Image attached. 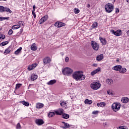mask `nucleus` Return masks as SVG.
<instances>
[{
	"label": "nucleus",
	"mask_w": 129,
	"mask_h": 129,
	"mask_svg": "<svg viewBox=\"0 0 129 129\" xmlns=\"http://www.w3.org/2000/svg\"><path fill=\"white\" fill-rule=\"evenodd\" d=\"M73 78L76 80V81H82L84 80L86 78L85 75H83V72L82 71L75 72L73 75Z\"/></svg>",
	"instance_id": "nucleus-1"
},
{
	"label": "nucleus",
	"mask_w": 129,
	"mask_h": 129,
	"mask_svg": "<svg viewBox=\"0 0 129 129\" xmlns=\"http://www.w3.org/2000/svg\"><path fill=\"white\" fill-rule=\"evenodd\" d=\"M90 87L93 90H97L101 87V84L97 82H93L90 84Z\"/></svg>",
	"instance_id": "nucleus-2"
},
{
	"label": "nucleus",
	"mask_w": 129,
	"mask_h": 129,
	"mask_svg": "<svg viewBox=\"0 0 129 129\" xmlns=\"http://www.w3.org/2000/svg\"><path fill=\"white\" fill-rule=\"evenodd\" d=\"M62 72L63 75H66L67 76H70V75H71V74L73 73V70L70 68H65L62 69Z\"/></svg>",
	"instance_id": "nucleus-3"
},
{
	"label": "nucleus",
	"mask_w": 129,
	"mask_h": 129,
	"mask_svg": "<svg viewBox=\"0 0 129 129\" xmlns=\"http://www.w3.org/2000/svg\"><path fill=\"white\" fill-rule=\"evenodd\" d=\"M121 105L119 103H114L112 105V109L113 110V111H115V112H116V111H118V110H119L120 109V106Z\"/></svg>",
	"instance_id": "nucleus-4"
},
{
	"label": "nucleus",
	"mask_w": 129,
	"mask_h": 129,
	"mask_svg": "<svg viewBox=\"0 0 129 129\" xmlns=\"http://www.w3.org/2000/svg\"><path fill=\"white\" fill-rule=\"evenodd\" d=\"M113 8L112 4L108 3L105 5V10L107 13H111L113 11Z\"/></svg>",
	"instance_id": "nucleus-5"
},
{
	"label": "nucleus",
	"mask_w": 129,
	"mask_h": 129,
	"mask_svg": "<svg viewBox=\"0 0 129 129\" xmlns=\"http://www.w3.org/2000/svg\"><path fill=\"white\" fill-rule=\"evenodd\" d=\"M91 45L92 46V48L93 50H95V51H98L99 49V44L94 41H91Z\"/></svg>",
	"instance_id": "nucleus-6"
},
{
	"label": "nucleus",
	"mask_w": 129,
	"mask_h": 129,
	"mask_svg": "<svg viewBox=\"0 0 129 129\" xmlns=\"http://www.w3.org/2000/svg\"><path fill=\"white\" fill-rule=\"evenodd\" d=\"M51 58L48 56H46L43 59V62L44 66L46 65V64H49V63H51Z\"/></svg>",
	"instance_id": "nucleus-7"
},
{
	"label": "nucleus",
	"mask_w": 129,
	"mask_h": 129,
	"mask_svg": "<svg viewBox=\"0 0 129 129\" xmlns=\"http://www.w3.org/2000/svg\"><path fill=\"white\" fill-rule=\"evenodd\" d=\"M54 26L56 28H61V27L65 26V23L58 21L55 23Z\"/></svg>",
	"instance_id": "nucleus-8"
},
{
	"label": "nucleus",
	"mask_w": 129,
	"mask_h": 129,
	"mask_svg": "<svg viewBox=\"0 0 129 129\" xmlns=\"http://www.w3.org/2000/svg\"><path fill=\"white\" fill-rule=\"evenodd\" d=\"M111 33H112V34H113L115 36H120V35H121V30H119L114 31V30H111Z\"/></svg>",
	"instance_id": "nucleus-9"
},
{
	"label": "nucleus",
	"mask_w": 129,
	"mask_h": 129,
	"mask_svg": "<svg viewBox=\"0 0 129 129\" xmlns=\"http://www.w3.org/2000/svg\"><path fill=\"white\" fill-rule=\"evenodd\" d=\"M48 20V15H45L39 20V24L41 25L45 23Z\"/></svg>",
	"instance_id": "nucleus-10"
},
{
	"label": "nucleus",
	"mask_w": 129,
	"mask_h": 129,
	"mask_svg": "<svg viewBox=\"0 0 129 129\" xmlns=\"http://www.w3.org/2000/svg\"><path fill=\"white\" fill-rule=\"evenodd\" d=\"M35 123L37 125H42V124H44V120L42 119H37L35 120Z\"/></svg>",
	"instance_id": "nucleus-11"
},
{
	"label": "nucleus",
	"mask_w": 129,
	"mask_h": 129,
	"mask_svg": "<svg viewBox=\"0 0 129 129\" xmlns=\"http://www.w3.org/2000/svg\"><path fill=\"white\" fill-rule=\"evenodd\" d=\"M38 64L34 63L33 64H32L31 66H29L28 68V70H29V71H31V70H33V69H35V68H36V67H37Z\"/></svg>",
	"instance_id": "nucleus-12"
},
{
	"label": "nucleus",
	"mask_w": 129,
	"mask_h": 129,
	"mask_svg": "<svg viewBox=\"0 0 129 129\" xmlns=\"http://www.w3.org/2000/svg\"><path fill=\"white\" fill-rule=\"evenodd\" d=\"M63 111H64L63 109H59L57 111H55L54 113H55L56 115H61V114H63Z\"/></svg>",
	"instance_id": "nucleus-13"
},
{
	"label": "nucleus",
	"mask_w": 129,
	"mask_h": 129,
	"mask_svg": "<svg viewBox=\"0 0 129 129\" xmlns=\"http://www.w3.org/2000/svg\"><path fill=\"white\" fill-rule=\"evenodd\" d=\"M122 68V67L120 65H117L113 67L112 68L113 70H115V71H120V70Z\"/></svg>",
	"instance_id": "nucleus-14"
},
{
	"label": "nucleus",
	"mask_w": 129,
	"mask_h": 129,
	"mask_svg": "<svg viewBox=\"0 0 129 129\" xmlns=\"http://www.w3.org/2000/svg\"><path fill=\"white\" fill-rule=\"evenodd\" d=\"M99 71H100V68H98L97 69L93 71L91 73V75H92V76H93V75H95V74H96V73H98V72H99Z\"/></svg>",
	"instance_id": "nucleus-15"
},
{
	"label": "nucleus",
	"mask_w": 129,
	"mask_h": 129,
	"mask_svg": "<svg viewBox=\"0 0 129 129\" xmlns=\"http://www.w3.org/2000/svg\"><path fill=\"white\" fill-rule=\"evenodd\" d=\"M12 51V46H9L4 52L5 55H8Z\"/></svg>",
	"instance_id": "nucleus-16"
},
{
	"label": "nucleus",
	"mask_w": 129,
	"mask_h": 129,
	"mask_svg": "<svg viewBox=\"0 0 129 129\" xmlns=\"http://www.w3.org/2000/svg\"><path fill=\"white\" fill-rule=\"evenodd\" d=\"M62 123H63L64 126H63V129H66V128H69L71 126V125H70L69 123H67L65 122H62Z\"/></svg>",
	"instance_id": "nucleus-17"
},
{
	"label": "nucleus",
	"mask_w": 129,
	"mask_h": 129,
	"mask_svg": "<svg viewBox=\"0 0 129 129\" xmlns=\"http://www.w3.org/2000/svg\"><path fill=\"white\" fill-rule=\"evenodd\" d=\"M37 78H38V76L34 74H33L31 76V80L32 81H34V80H36V79H37Z\"/></svg>",
	"instance_id": "nucleus-18"
},
{
	"label": "nucleus",
	"mask_w": 129,
	"mask_h": 129,
	"mask_svg": "<svg viewBox=\"0 0 129 129\" xmlns=\"http://www.w3.org/2000/svg\"><path fill=\"white\" fill-rule=\"evenodd\" d=\"M100 41L101 42L102 44L103 45H106V40H105V38H102V37H100Z\"/></svg>",
	"instance_id": "nucleus-19"
},
{
	"label": "nucleus",
	"mask_w": 129,
	"mask_h": 129,
	"mask_svg": "<svg viewBox=\"0 0 129 129\" xmlns=\"http://www.w3.org/2000/svg\"><path fill=\"white\" fill-rule=\"evenodd\" d=\"M22 49L23 48H22V47H19L16 51H15V55H18V54L22 53Z\"/></svg>",
	"instance_id": "nucleus-20"
},
{
	"label": "nucleus",
	"mask_w": 129,
	"mask_h": 129,
	"mask_svg": "<svg viewBox=\"0 0 129 129\" xmlns=\"http://www.w3.org/2000/svg\"><path fill=\"white\" fill-rule=\"evenodd\" d=\"M31 49L32 51H36L37 50V46L36 45V43H33L31 46Z\"/></svg>",
	"instance_id": "nucleus-21"
},
{
	"label": "nucleus",
	"mask_w": 129,
	"mask_h": 129,
	"mask_svg": "<svg viewBox=\"0 0 129 129\" xmlns=\"http://www.w3.org/2000/svg\"><path fill=\"white\" fill-rule=\"evenodd\" d=\"M102 59H103V54H101L100 55H98L96 58V60L97 61H101V60H102Z\"/></svg>",
	"instance_id": "nucleus-22"
},
{
	"label": "nucleus",
	"mask_w": 129,
	"mask_h": 129,
	"mask_svg": "<svg viewBox=\"0 0 129 129\" xmlns=\"http://www.w3.org/2000/svg\"><path fill=\"white\" fill-rule=\"evenodd\" d=\"M56 82V80H51L49 82L47 83V84L48 85H53V84H55Z\"/></svg>",
	"instance_id": "nucleus-23"
},
{
	"label": "nucleus",
	"mask_w": 129,
	"mask_h": 129,
	"mask_svg": "<svg viewBox=\"0 0 129 129\" xmlns=\"http://www.w3.org/2000/svg\"><path fill=\"white\" fill-rule=\"evenodd\" d=\"M128 100L129 99L127 97H124L121 99V101H122L123 103H127Z\"/></svg>",
	"instance_id": "nucleus-24"
},
{
	"label": "nucleus",
	"mask_w": 129,
	"mask_h": 129,
	"mask_svg": "<svg viewBox=\"0 0 129 129\" xmlns=\"http://www.w3.org/2000/svg\"><path fill=\"white\" fill-rule=\"evenodd\" d=\"M70 117V116L68 114L62 113V118H64L65 119H68V118H69Z\"/></svg>",
	"instance_id": "nucleus-25"
},
{
	"label": "nucleus",
	"mask_w": 129,
	"mask_h": 129,
	"mask_svg": "<svg viewBox=\"0 0 129 129\" xmlns=\"http://www.w3.org/2000/svg\"><path fill=\"white\" fill-rule=\"evenodd\" d=\"M44 104L41 103H38L36 104V108H42V107H43Z\"/></svg>",
	"instance_id": "nucleus-26"
},
{
	"label": "nucleus",
	"mask_w": 129,
	"mask_h": 129,
	"mask_svg": "<svg viewBox=\"0 0 129 129\" xmlns=\"http://www.w3.org/2000/svg\"><path fill=\"white\" fill-rule=\"evenodd\" d=\"M21 27V25H13L12 27V30H17V29H19Z\"/></svg>",
	"instance_id": "nucleus-27"
},
{
	"label": "nucleus",
	"mask_w": 129,
	"mask_h": 129,
	"mask_svg": "<svg viewBox=\"0 0 129 129\" xmlns=\"http://www.w3.org/2000/svg\"><path fill=\"white\" fill-rule=\"evenodd\" d=\"M97 105L98 107H103V106H105V103L104 102L98 103Z\"/></svg>",
	"instance_id": "nucleus-28"
},
{
	"label": "nucleus",
	"mask_w": 129,
	"mask_h": 129,
	"mask_svg": "<svg viewBox=\"0 0 129 129\" xmlns=\"http://www.w3.org/2000/svg\"><path fill=\"white\" fill-rule=\"evenodd\" d=\"M85 104H91V103H92V100H90L88 99H86L85 100Z\"/></svg>",
	"instance_id": "nucleus-29"
},
{
	"label": "nucleus",
	"mask_w": 129,
	"mask_h": 129,
	"mask_svg": "<svg viewBox=\"0 0 129 129\" xmlns=\"http://www.w3.org/2000/svg\"><path fill=\"white\" fill-rule=\"evenodd\" d=\"M120 73H125L126 72V69L125 68H121V69L119 71Z\"/></svg>",
	"instance_id": "nucleus-30"
},
{
	"label": "nucleus",
	"mask_w": 129,
	"mask_h": 129,
	"mask_svg": "<svg viewBox=\"0 0 129 129\" xmlns=\"http://www.w3.org/2000/svg\"><path fill=\"white\" fill-rule=\"evenodd\" d=\"M106 83L109 84V85L112 84L113 83V81L111 79H107L106 80Z\"/></svg>",
	"instance_id": "nucleus-31"
},
{
	"label": "nucleus",
	"mask_w": 129,
	"mask_h": 129,
	"mask_svg": "<svg viewBox=\"0 0 129 129\" xmlns=\"http://www.w3.org/2000/svg\"><path fill=\"white\" fill-rule=\"evenodd\" d=\"M21 103L23 104V105H25V106H29V105H30V103H29V102H26L25 101H22Z\"/></svg>",
	"instance_id": "nucleus-32"
},
{
	"label": "nucleus",
	"mask_w": 129,
	"mask_h": 129,
	"mask_svg": "<svg viewBox=\"0 0 129 129\" xmlns=\"http://www.w3.org/2000/svg\"><path fill=\"white\" fill-rule=\"evenodd\" d=\"M48 117H52L55 115V113L54 112H50L48 113Z\"/></svg>",
	"instance_id": "nucleus-33"
},
{
	"label": "nucleus",
	"mask_w": 129,
	"mask_h": 129,
	"mask_svg": "<svg viewBox=\"0 0 129 129\" xmlns=\"http://www.w3.org/2000/svg\"><path fill=\"white\" fill-rule=\"evenodd\" d=\"M6 8H5L4 6H0V12L3 13L4 12H5Z\"/></svg>",
	"instance_id": "nucleus-34"
},
{
	"label": "nucleus",
	"mask_w": 129,
	"mask_h": 129,
	"mask_svg": "<svg viewBox=\"0 0 129 129\" xmlns=\"http://www.w3.org/2000/svg\"><path fill=\"white\" fill-rule=\"evenodd\" d=\"M98 23L97 22H94L92 25V27L93 28V29H94V28H97V26H98Z\"/></svg>",
	"instance_id": "nucleus-35"
},
{
	"label": "nucleus",
	"mask_w": 129,
	"mask_h": 129,
	"mask_svg": "<svg viewBox=\"0 0 129 129\" xmlns=\"http://www.w3.org/2000/svg\"><path fill=\"white\" fill-rule=\"evenodd\" d=\"M9 44V41H4L0 44V46H6Z\"/></svg>",
	"instance_id": "nucleus-36"
},
{
	"label": "nucleus",
	"mask_w": 129,
	"mask_h": 129,
	"mask_svg": "<svg viewBox=\"0 0 129 129\" xmlns=\"http://www.w3.org/2000/svg\"><path fill=\"white\" fill-rule=\"evenodd\" d=\"M5 12H7V13H9L10 14H11L12 11L10 8H8L7 7L5 8Z\"/></svg>",
	"instance_id": "nucleus-37"
},
{
	"label": "nucleus",
	"mask_w": 129,
	"mask_h": 129,
	"mask_svg": "<svg viewBox=\"0 0 129 129\" xmlns=\"http://www.w3.org/2000/svg\"><path fill=\"white\" fill-rule=\"evenodd\" d=\"M74 12L75 14H79V12H80V11H79V9L75 8L74 10Z\"/></svg>",
	"instance_id": "nucleus-38"
},
{
	"label": "nucleus",
	"mask_w": 129,
	"mask_h": 129,
	"mask_svg": "<svg viewBox=\"0 0 129 129\" xmlns=\"http://www.w3.org/2000/svg\"><path fill=\"white\" fill-rule=\"evenodd\" d=\"M6 38V36L5 35L2 34L1 33H0V39H2V40H4Z\"/></svg>",
	"instance_id": "nucleus-39"
},
{
	"label": "nucleus",
	"mask_w": 129,
	"mask_h": 129,
	"mask_svg": "<svg viewBox=\"0 0 129 129\" xmlns=\"http://www.w3.org/2000/svg\"><path fill=\"white\" fill-rule=\"evenodd\" d=\"M22 86L21 84H17L16 85V89H18V88H20Z\"/></svg>",
	"instance_id": "nucleus-40"
},
{
	"label": "nucleus",
	"mask_w": 129,
	"mask_h": 129,
	"mask_svg": "<svg viewBox=\"0 0 129 129\" xmlns=\"http://www.w3.org/2000/svg\"><path fill=\"white\" fill-rule=\"evenodd\" d=\"M18 24L19 26H21V25H22V26H24L25 23H24V22L23 21H19Z\"/></svg>",
	"instance_id": "nucleus-41"
},
{
	"label": "nucleus",
	"mask_w": 129,
	"mask_h": 129,
	"mask_svg": "<svg viewBox=\"0 0 129 129\" xmlns=\"http://www.w3.org/2000/svg\"><path fill=\"white\" fill-rule=\"evenodd\" d=\"M107 93L109 94V95H113V93H112V92H111V91L110 90L107 91Z\"/></svg>",
	"instance_id": "nucleus-42"
},
{
	"label": "nucleus",
	"mask_w": 129,
	"mask_h": 129,
	"mask_svg": "<svg viewBox=\"0 0 129 129\" xmlns=\"http://www.w3.org/2000/svg\"><path fill=\"white\" fill-rule=\"evenodd\" d=\"M32 15H33L34 19H36V18H37V16H36V13H35V11H32Z\"/></svg>",
	"instance_id": "nucleus-43"
},
{
	"label": "nucleus",
	"mask_w": 129,
	"mask_h": 129,
	"mask_svg": "<svg viewBox=\"0 0 129 129\" xmlns=\"http://www.w3.org/2000/svg\"><path fill=\"white\" fill-rule=\"evenodd\" d=\"M115 13L116 14H118V13H119V9L118 8H116L115 10Z\"/></svg>",
	"instance_id": "nucleus-44"
},
{
	"label": "nucleus",
	"mask_w": 129,
	"mask_h": 129,
	"mask_svg": "<svg viewBox=\"0 0 129 129\" xmlns=\"http://www.w3.org/2000/svg\"><path fill=\"white\" fill-rule=\"evenodd\" d=\"M98 111H94L92 112V114H98Z\"/></svg>",
	"instance_id": "nucleus-45"
},
{
	"label": "nucleus",
	"mask_w": 129,
	"mask_h": 129,
	"mask_svg": "<svg viewBox=\"0 0 129 129\" xmlns=\"http://www.w3.org/2000/svg\"><path fill=\"white\" fill-rule=\"evenodd\" d=\"M8 34L9 35H12V34H13V30L10 29Z\"/></svg>",
	"instance_id": "nucleus-46"
},
{
	"label": "nucleus",
	"mask_w": 129,
	"mask_h": 129,
	"mask_svg": "<svg viewBox=\"0 0 129 129\" xmlns=\"http://www.w3.org/2000/svg\"><path fill=\"white\" fill-rule=\"evenodd\" d=\"M60 104L62 106L63 105H66L67 104L65 102H61Z\"/></svg>",
	"instance_id": "nucleus-47"
},
{
	"label": "nucleus",
	"mask_w": 129,
	"mask_h": 129,
	"mask_svg": "<svg viewBox=\"0 0 129 129\" xmlns=\"http://www.w3.org/2000/svg\"><path fill=\"white\" fill-rule=\"evenodd\" d=\"M16 127L17 128H21V124H20V123H18Z\"/></svg>",
	"instance_id": "nucleus-48"
},
{
	"label": "nucleus",
	"mask_w": 129,
	"mask_h": 129,
	"mask_svg": "<svg viewBox=\"0 0 129 129\" xmlns=\"http://www.w3.org/2000/svg\"><path fill=\"white\" fill-rule=\"evenodd\" d=\"M10 19V17H3V21H5V20H9Z\"/></svg>",
	"instance_id": "nucleus-49"
},
{
	"label": "nucleus",
	"mask_w": 129,
	"mask_h": 129,
	"mask_svg": "<svg viewBox=\"0 0 129 129\" xmlns=\"http://www.w3.org/2000/svg\"><path fill=\"white\" fill-rule=\"evenodd\" d=\"M65 60H66V62H69V57H66Z\"/></svg>",
	"instance_id": "nucleus-50"
},
{
	"label": "nucleus",
	"mask_w": 129,
	"mask_h": 129,
	"mask_svg": "<svg viewBox=\"0 0 129 129\" xmlns=\"http://www.w3.org/2000/svg\"><path fill=\"white\" fill-rule=\"evenodd\" d=\"M33 9L32 12H35V10H36V6L35 5L33 6Z\"/></svg>",
	"instance_id": "nucleus-51"
},
{
	"label": "nucleus",
	"mask_w": 129,
	"mask_h": 129,
	"mask_svg": "<svg viewBox=\"0 0 129 129\" xmlns=\"http://www.w3.org/2000/svg\"><path fill=\"white\" fill-rule=\"evenodd\" d=\"M20 33L22 34L23 33V29H20Z\"/></svg>",
	"instance_id": "nucleus-52"
},
{
	"label": "nucleus",
	"mask_w": 129,
	"mask_h": 129,
	"mask_svg": "<svg viewBox=\"0 0 129 129\" xmlns=\"http://www.w3.org/2000/svg\"><path fill=\"white\" fill-rule=\"evenodd\" d=\"M87 8H90V4H88Z\"/></svg>",
	"instance_id": "nucleus-53"
},
{
	"label": "nucleus",
	"mask_w": 129,
	"mask_h": 129,
	"mask_svg": "<svg viewBox=\"0 0 129 129\" xmlns=\"http://www.w3.org/2000/svg\"><path fill=\"white\" fill-rule=\"evenodd\" d=\"M0 21H4L3 17H0Z\"/></svg>",
	"instance_id": "nucleus-54"
},
{
	"label": "nucleus",
	"mask_w": 129,
	"mask_h": 129,
	"mask_svg": "<svg viewBox=\"0 0 129 129\" xmlns=\"http://www.w3.org/2000/svg\"><path fill=\"white\" fill-rule=\"evenodd\" d=\"M127 35L129 37V30L127 31Z\"/></svg>",
	"instance_id": "nucleus-55"
},
{
	"label": "nucleus",
	"mask_w": 129,
	"mask_h": 129,
	"mask_svg": "<svg viewBox=\"0 0 129 129\" xmlns=\"http://www.w3.org/2000/svg\"><path fill=\"white\" fill-rule=\"evenodd\" d=\"M122 129H127L126 127H123V126H121Z\"/></svg>",
	"instance_id": "nucleus-56"
},
{
	"label": "nucleus",
	"mask_w": 129,
	"mask_h": 129,
	"mask_svg": "<svg viewBox=\"0 0 129 129\" xmlns=\"http://www.w3.org/2000/svg\"><path fill=\"white\" fill-rule=\"evenodd\" d=\"M93 66H94V67H95V66H96V64H93Z\"/></svg>",
	"instance_id": "nucleus-57"
},
{
	"label": "nucleus",
	"mask_w": 129,
	"mask_h": 129,
	"mask_svg": "<svg viewBox=\"0 0 129 129\" xmlns=\"http://www.w3.org/2000/svg\"><path fill=\"white\" fill-rule=\"evenodd\" d=\"M127 3H129V0H126Z\"/></svg>",
	"instance_id": "nucleus-58"
},
{
	"label": "nucleus",
	"mask_w": 129,
	"mask_h": 129,
	"mask_svg": "<svg viewBox=\"0 0 129 129\" xmlns=\"http://www.w3.org/2000/svg\"><path fill=\"white\" fill-rule=\"evenodd\" d=\"M31 85H32V84H30V85H29V87H30V86Z\"/></svg>",
	"instance_id": "nucleus-59"
},
{
	"label": "nucleus",
	"mask_w": 129,
	"mask_h": 129,
	"mask_svg": "<svg viewBox=\"0 0 129 129\" xmlns=\"http://www.w3.org/2000/svg\"><path fill=\"white\" fill-rule=\"evenodd\" d=\"M0 1H7V0H0Z\"/></svg>",
	"instance_id": "nucleus-60"
}]
</instances>
